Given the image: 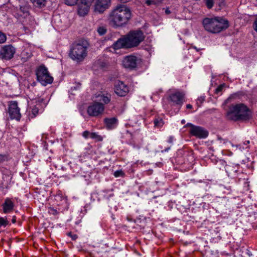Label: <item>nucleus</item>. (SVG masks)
<instances>
[{
	"label": "nucleus",
	"instance_id": "obj_1",
	"mask_svg": "<svg viewBox=\"0 0 257 257\" xmlns=\"http://www.w3.org/2000/svg\"><path fill=\"white\" fill-rule=\"evenodd\" d=\"M131 12L124 5L117 6L109 14V24L113 27H120L125 25L131 19Z\"/></svg>",
	"mask_w": 257,
	"mask_h": 257
},
{
	"label": "nucleus",
	"instance_id": "obj_2",
	"mask_svg": "<svg viewBox=\"0 0 257 257\" xmlns=\"http://www.w3.org/2000/svg\"><path fill=\"white\" fill-rule=\"evenodd\" d=\"M144 39L145 36L141 31H131L116 41L113 44V47L115 49L135 47L143 41Z\"/></svg>",
	"mask_w": 257,
	"mask_h": 257
},
{
	"label": "nucleus",
	"instance_id": "obj_3",
	"mask_svg": "<svg viewBox=\"0 0 257 257\" xmlns=\"http://www.w3.org/2000/svg\"><path fill=\"white\" fill-rule=\"evenodd\" d=\"M251 116V111L243 103L230 105L225 113V117L228 120L233 121H245L250 119Z\"/></svg>",
	"mask_w": 257,
	"mask_h": 257
},
{
	"label": "nucleus",
	"instance_id": "obj_4",
	"mask_svg": "<svg viewBox=\"0 0 257 257\" xmlns=\"http://www.w3.org/2000/svg\"><path fill=\"white\" fill-rule=\"evenodd\" d=\"M202 24L205 30L212 33H219L229 26L228 21L220 17L205 18Z\"/></svg>",
	"mask_w": 257,
	"mask_h": 257
},
{
	"label": "nucleus",
	"instance_id": "obj_5",
	"mask_svg": "<svg viewBox=\"0 0 257 257\" xmlns=\"http://www.w3.org/2000/svg\"><path fill=\"white\" fill-rule=\"evenodd\" d=\"M87 46L84 43L73 44L70 49V57L77 62L82 61L87 55Z\"/></svg>",
	"mask_w": 257,
	"mask_h": 257
},
{
	"label": "nucleus",
	"instance_id": "obj_6",
	"mask_svg": "<svg viewBox=\"0 0 257 257\" xmlns=\"http://www.w3.org/2000/svg\"><path fill=\"white\" fill-rule=\"evenodd\" d=\"M36 75L38 81L44 86L53 82V77L50 75L47 69L44 66H41L37 69Z\"/></svg>",
	"mask_w": 257,
	"mask_h": 257
},
{
	"label": "nucleus",
	"instance_id": "obj_7",
	"mask_svg": "<svg viewBox=\"0 0 257 257\" xmlns=\"http://www.w3.org/2000/svg\"><path fill=\"white\" fill-rule=\"evenodd\" d=\"M186 125L190 127L189 133L197 138L205 139L208 136V132L201 126L195 125L190 123H187Z\"/></svg>",
	"mask_w": 257,
	"mask_h": 257
},
{
	"label": "nucleus",
	"instance_id": "obj_8",
	"mask_svg": "<svg viewBox=\"0 0 257 257\" xmlns=\"http://www.w3.org/2000/svg\"><path fill=\"white\" fill-rule=\"evenodd\" d=\"M104 109L103 103L94 101L88 107L87 113L90 116H97L103 113Z\"/></svg>",
	"mask_w": 257,
	"mask_h": 257
},
{
	"label": "nucleus",
	"instance_id": "obj_9",
	"mask_svg": "<svg viewBox=\"0 0 257 257\" xmlns=\"http://www.w3.org/2000/svg\"><path fill=\"white\" fill-rule=\"evenodd\" d=\"M29 10L30 7L27 4H22L16 7L17 15L20 19L22 18L26 19V20L28 19L29 21L32 22L34 20L30 16Z\"/></svg>",
	"mask_w": 257,
	"mask_h": 257
},
{
	"label": "nucleus",
	"instance_id": "obj_10",
	"mask_svg": "<svg viewBox=\"0 0 257 257\" xmlns=\"http://www.w3.org/2000/svg\"><path fill=\"white\" fill-rule=\"evenodd\" d=\"M16 49L11 45H5L0 50V58L5 60H10L13 58Z\"/></svg>",
	"mask_w": 257,
	"mask_h": 257
},
{
	"label": "nucleus",
	"instance_id": "obj_11",
	"mask_svg": "<svg viewBox=\"0 0 257 257\" xmlns=\"http://www.w3.org/2000/svg\"><path fill=\"white\" fill-rule=\"evenodd\" d=\"M9 113L11 119L20 120L21 115L17 101H12L10 102L9 107Z\"/></svg>",
	"mask_w": 257,
	"mask_h": 257
},
{
	"label": "nucleus",
	"instance_id": "obj_12",
	"mask_svg": "<svg viewBox=\"0 0 257 257\" xmlns=\"http://www.w3.org/2000/svg\"><path fill=\"white\" fill-rule=\"evenodd\" d=\"M110 0H96L94 11L96 13H102L110 6Z\"/></svg>",
	"mask_w": 257,
	"mask_h": 257
},
{
	"label": "nucleus",
	"instance_id": "obj_13",
	"mask_svg": "<svg viewBox=\"0 0 257 257\" xmlns=\"http://www.w3.org/2000/svg\"><path fill=\"white\" fill-rule=\"evenodd\" d=\"M137 63V58L133 55L125 56L122 61V64L124 67L130 69H132L136 67Z\"/></svg>",
	"mask_w": 257,
	"mask_h": 257
},
{
	"label": "nucleus",
	"instance_id": "obj_14",
	"mask_svg": "<svg viewBox=\"0 0 257 257\" xmlns=\"http://www.w3.org/2000/svg\"><path fill=\"white\" fill-rule=\"evenodd\" d=\"M114 91L117 95L124 96L128 93V88L122 82L119 81L115 85Z\"/></svg>",
	"mask_w": 257,
	"mask_h": 257
},
{
	"label": "nucleus",
	"instance_id": "obj_15",
	"mask_svg": "<svg viewBox=\"0 0 257 257\" xmlns=\"http://www.w3.org/2000/svg\"><path fill=\"white\" fill-rule=\"evenodd\" d=\"M95 97L94 102L102 103L103 105L108 103L110 101V95L108 93L103 94L101 93L96 94Z\"/></svg>",
	"mask_w": 257,
	"mask_h": 257
},
{
	"label": "nucleus",
	"instance_id": "obj_16",
	"mask_svg": "<svg viewBox=\"0 0 257 257\" xmlns=\"http://www.w3.org/2000/svg\"><path fill=\"white\" fill-rule=\"evenodd\" d=\"M3 207L4 212L7 213L13 210L14 203L10 199L7 198L3 205Z\"/></svg>",
	"mask_w": 257,
	"mask_h": 257
},
{
	"label": "nucleus",
	"instance_id": "obj_17",
	"mask_svg": "<svg viewBox=\"0 0 257 257\" xmlns=\"http://www.w3.org/2000/svg\"><path fill=\"white\" fill-rule=\"evenodd\" d=\"M184 94L177 92L170 95L171 100L177 104L182 103Z\"/></svg>",
	"mask_w": 257,
	"mask_h": 257
},
{
	"label": "nucleus",
	"instance_id": "obj_18",
	"mask_svg": "<svg viewBox=\"0 0 257 257\" xmlns=\"http://www.w3.org/2000/svg\"><path fill=\"white\" fill-rule=\"evenodd\" d=\"M89 6L84 5L81 2V4L78 8V14L81 16L86 15L89 11Z\"/></svg>",
	"mask_w": 257,
	"mask_h": 257
},
{
	"label": "nucleus",
	"instance_id": "obj_19",
	"mask_svg": "<svg viewBox=\"0 0 257 257\" xmlns=\"http://www.w3.org/2000/svg\"><path fill=\"white\" fill-rule=\"evenodd\" d=\"M117 119L115 117L112 118H105L104 119V122L106 126L108 128H112L113 125L115 124L117 122Z\"/></svg>",
	"mask_w": 257,
	"mask_h": 257
},
{
	"label": "nucleus",
	"instance_id": "obj_20",
	"mask_svg": "<svg viewBox=\"0 0 257 257\" xmlns=\"http://www.w3.org/2000/svg\"><path fill=\"white\" fill-rule=\"evenodd\" d=\"M113 189L110 190H103L102 191V192L103 193V198L106 199L107 200H110L111 197L114 196V194L113 193H108L110 192H112Z\"/></svg>",
	"mask_w": 257,
	"mask_h": 257
},
{
	"label": "nucleus",
	"instance_id": "obj_21",
	"mask_svg": "<svg viewBox=\"0 0 257 257\" xmlns=\"http://www.w3.org/2000/svg\"><path fill=\"white\" fill-rule=\"evenodd\" d=\"M155 126L157 127H161L164 124L163 119L160 117H157L154 119V121Z\"/></svg>",
	"mask_w": 257,
	"mask_h": 257
},
{
	"label": "nucleus",
	"instance_id": "obj_22",
	"mask_svg": "<svg viewBox=\"0 0 257 257\" xmlns=\"http://www.w3.org/2000/svg\"><path fill=\"white\" fill-rule=\"evenodd\" d=\"M90 137L91 139H95L97 141H101L102 140V137L96 133H91L90 134Z\"/></svg>",
	"mask_w": 257,
	"mask_h": 257
},
{
	"label": "nucleus",
	"instance_id": "obj_23",
	"mask_svg": "<svg viewBox=\"0 0 257 257\" xmlns=\"http://www.w3.org/2000/svg\"><path fill=\"white\" fill-rule=\"evenodd\" d=\"M36 7H41L44 5V0H31Z\"/></svg>",
	"mask_w": 257,
	"mask_h": 257
},
{
	"label": "nucleus",
	"instance_id": "obj_24",
	"mask_svg": "<svg viewBox=\"0 0 257 257\" xmlns=\"http://www.w3.org/2000/svg\"><path fill=\"white\" fill-rule=\"evenodd\" d=\"M225 87V84H222L220 85H219L215 90V93L216 94H219L220 92H221L223 89V88Z\"/></svg>",
	"mask_w": 257,
	"mask_h": 257
},
{
	"label": "nucleus",
	"instance_id": "obj_25",
	"mask_svg": "<svg viewBox=\"0 0 257 257\" xmlns=\"http://www.w3.org/2000/svg\"><path fill=\"white\" fill-rule=\"evenodd\" d=\"M7 40V37L5 34L0 31V44L4 43Z\"/></svg>",
	"mask_w": 257,
	"mask_h": 257
},
{
	"label": "nucleus",
	"instance_id": "obj_26",
	"mask_svg": "<svg viewBox=\"0 0 257 257\" xmlns=\"http://www.w3.org/2000/svg\"><path fill=\"white\" fill-rule=\"evenodd\" d=\"M9 223L7 219L3 217H0V227L4 226L6 227Z\"/></svg>",
	"mask_w": 257,
	"mask_h": 257
},
{
	"label": "nucleus",
	"instance_id": "obj_27",
	"mask_svg": "<svg viewBox=\"0 0 257 257\" xmlns=\"http://www.w3.org/2000/svg\"><path fill=\"white\" fill-rule=\"evenodd\" d=\"M97 32L100 35H103L106 32V29L103 27H99L97 29Z\"/></svg>",
	"mask_w": 257,
	"mask_h": 257
},
{
	"label": "nucleus",
	"instance_id": "obj_28",
	"mask_svg": "<svg viewBox=\"0 0 257 257\" xmlns=\"http://www.w3.org/2000/svg\"><path fill=\"white\" fill-rule=\"evenodd\" d=\"M213 4H214L213 0H206L205 1V4L208 9L212 8L213 6Z\"/></svg>",
	"mask_w": 257,
	"mask_h": 257
},
{
	"label": "nucleus",
	"instance_id": "obj_29",
	"mask_svg": "<svg viewBox=\"0 0 257 257\" xmlns=\"http://www.w3.org/2000/svg\"><path fill=\"white\" fill-rule=\"evenodd\" d=\"M78 0H65V3L69 6H73L75 5Z\"/></svg>",
	"mask_w": 257,
	"mask_h": 257
},
{
	"label": "nucleus",
	"instance_id": "obj_30",
	"mask_svg": "<svg viewBox=\"0 0 257 257\" xmlns=\"http://www.w3.org/2000/svg\"><path fill=\"white\" fill-rule=\"evenodd\" d=\"M113 175L115 177H119L123 176L124 175V173L120 170H117L114 172Z\"/></svg>",
	"mask_w": 257,
	"mask_h": 257
},
{
	"label": "nucleus",
	"instance_id": "obj_31",
	"mask_svg": "<svg viewBox=\"0 0 257 257\" xmlns=\"http://www.w3.org/2000/svg\"><path fill=\"white\" fill-rule=\"evenodd\" d=\"M94 0H81L82 4L90 6Z\"/></svg>",
	"mask_w": 257,
	"mask_h": 257
},
{
	"label": "nucleus",
	"instance_id": "obj_32",
	"mask_svg": "<svg viewBox=\"0 0 257 257\" xmlns=\"http://www.w3.org/2000/svg\"><path fill=\"white\" fill-rule=\"evenodd\" d=\"M68 235L69 236H70L72 238V240H76L78 237V236L77 234H72L71 232H69Z\"/></svg>",
	"mask_w": 257,
	"mask_h": 257
},
{
	"label": "nucleus",
	"instance_id": "obj_33",
	"mask_svg": "<svg viewBox=\"0 0 257 257\" xmlns=\"http://www.w3.org/2000/svg\"><path fill=\"white\" fill-rule=\"evenodd\" d=\"M91 133H90L88 131H84L83 133V136L85 138H87L88 137H90V134Z\"/></svg>",
	"mask_w": 257,
	"mask_h": 257
},
{
	"label": "nucleus",
	"instance_id": "obj_34",
	"mask_svg": "<svg viewBox=\"0 0 257 257\" xmlns=\"http://www.w3.org/2000/svg\"><path fill=\"white\" fill-rule=\"evenodd\" d=\"M8 158L7 156L4 155H0V161H5L6 160H8Z\"/></svg>",
	"mask_w": 257,
	"mask_h": 257
},
{
	"label": "nucleus",
	"instance_id": "obj_35",
	"mask_svg": "<svg viewBox=\"0 0 257 257\" xmlns=\"http://www.w3.org/2000/svg\"><path fill=\"white\" fill-rule=\"evenodd\" d=\"M230 166L229 165H226V166L225 167V169L227 172L231 171V170L230 169Z\"/></svg>",
	"mask_w": 257,
	"mask_h": 257
},
{
	"label": "nucleus",
	"instance_id": "obj_36",
	"mask_svg": "<svg viewBox=\"0 0 257 257\" xmlns=\"http://www.w3.org/2000/svg\"><path fill=\"white\" fill-rule=\"evenodd\" d=\"M32 112L35 115H36V114L38 112V109L37 108H33L32 109Z\"/></svg>",
	"mask_w": 257,
	"mask_h": 257
},
{
	"label": "nucleus",
	"instance_id": "obj_37",
	"mask_svg": "<svg viewBox=\"0 0 257 257\" xmlns=\"http://www.w3.org/2000/svg\"><path fill=\"white\" fill-rule=\"evenodd\" d=\"M254 30L257 32V18L254 22Z\"/></svg>",
	"mask_w": 257,
	"mask_h": 257
},
{
	"label": "nucleus",
	"instance_id": "obj_38",
	"mask_svg": "<svg viewBox=\"0 0 257 257\" xmlns=\"http://www.w3.org/2000/svg\"><path fill=\"white\" fill-rule=\"evenodd\" d=\"M153 3V1H151V0H147L146 1V4L148 5V6H150V5H151L152 3Z\"/></svg>",
	"mask_w": 257,
	"mask_h": 257
},
{
	"label": "nucleus",
	"instance_id": "obj_39",
	"mask_svg": "<svg viewBox=\"0 0 257 257\" xmlns=\"http://www.w3.org/2000/svg\"><path fill=\"white\" fill-rule=\"evenodd\" d=\"M12 221L13 223H15L16 222V217L15 216H13Z\"/></svg>",
	"mask_w": 257,
	"mask_h": 257
},
{
	"label": "nucleus",
	"instance_id": "obj_40",
	"mask_svg": "<svg viewBox=\"0 0 257 257\" xmlns=\"http://www.w3.org/2000/svg\"><path fill=\"white\" fill-rule=\"evenodd\" d=\"M198 100L200 101L201 102H202L204 100V97H200Z\"/></svg>",
	"mask_w": 257,
	"mask_h": 257
},
{
	"label": "nucleus",
	"instance_id": "obj_41",
	"mask_svg": "<svg viewBox=\"0 0 257 257\" xmlns=\"http://www.w3.org/2000/svg\"><path fill=\"white\" fill-rule=\"evenodd\" d=\"M218 140H220V141L223 140V143H225L226 142V140L222 139L220 137H218Z\"/></svg>",
	"mask_w": 257,
	"mask_h": 257
},
{
	"label": "nucleus",
	"instance_id": "obj_42",
	"mask_svg": "<svg viewBox=\"0 0 257 257\" xmlns=\"http://www.w3.org/2000/svg\"><path fill=\"white\" fill-rule=\"evenodd\" d=\"M170 11H169V10L168 9H167L166 10H165V13L166 14H170Z\"/></svg>",
	"mask_w": 257,
	"mask_h": 257
},
{
	"label": "nucleus",
	"instance_id": "obj_43",
	"mask_svg": "<svg viewBox=\"0 0 257 257\" xmlns=\"http://www.w3.org/2000/svg\"><path fill=\"white\" fill-rule=\"evenodd\" d=\"M192 107V105L190 104H188L186 105L187 108H188V109L191 108Z\"/></svg>",
	"mask_w": 257,
	"mask_h": 257
},
{
	"label": "nucleus",
	"instance_id": "obj_44",
	"mask_svg": "<svg viewBox=\"0 0 257 257\" xmlns=\"http://www.w3.org/2000/svg\"><path fill=\"white\" fill-rule=\"evenodd\" d=\"M156 165L159 167H160L162 165V163L161 162H159L158 163H156Z\"/></svg>",
	"mask_w": 257,
	"mask_h": 257
},
{
	"label": "nucleus",
	"instance_id": "obj_45",
	"mask_svg": "<svg viewBox=\"0 0 257 257\" xmlns=\"http://www.w3.org/2000/svg\"><path fill=\"white\" fill-rule=\"evenodd\" d=\"M246 143H244V144H248L249 143V141H247L246 142Z\"/></svg>",
	"mask_w": 257,
	"mask_h": 257
},
{
	"label": "nucleus",
	"instance_id": "obj_46",
	"mask_svg": "<svg viewBox=\"0 0 257 257\" xmlns=\"http://www.w3.org/2000/svg\"><path fill=\"white\" fill-rule=\"evenodd\" d=\"M169 148H167V149L165 150V151H168V150L169 149Z\"/></svg>",
	"mask_w": 257,
	"mask_h": 257
},
{
	"label": "nucleus",
	"instance_id": "obj_47",
	"mask_svg": "<svg viewBox=\"0 0 257 257\" xmlns=\"http://www.w3.org/2000/svg\"><path fill=\"white\" fill-rule=\"evenodd\" d=\"M172 140H170V142L172 143Z\"/></svg>",
	"mask_w": 257,
	"mask_h": 257
},
{
	"label": "nucleus",
	"instance_id": "obj_48",
	"mask_svg": "<svg viewBox=\"0 0 257 257\" xmlns=\"http://www.w3.org/2000/svg\"><path fill=\"white\" fill-rule=\"evenodd\" d=\"M127 219H128V220H130V221H131V219H128V218H127Z\"/></svg>",
	"mask_w": 257,
	"mask_h": 257
},
{
	"label": "nucleus",
	"instance_id": "obj_49",
	"mask_svg": "<svg viewBox=\"0 0 257 257\" xmlns=\"http://www.w3.org/2000/svg\"><path fill=\"white\" fill-rule=\"evenodd\" d=\"M127 219H128V220H130V221H131V219H128V218H127Z\"/></svg>",
	"mask_w": 257,
	"mask_h": 257
},
{
	"label": "nucleus",
	"instance_id": "obj_50",
	"mask_svg": "<svg viewBox=\"0 0 257 257\" xmlns=\"http://www.w3.org/2000/svg\"><path fill=\"white\" fill-rule=\"evenodd\" d=\"M184 120H182V123H184Z\"/></svg>",
	"mask_w": 257,
	"mask_h": 257
}]
</instances>
